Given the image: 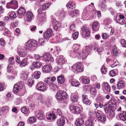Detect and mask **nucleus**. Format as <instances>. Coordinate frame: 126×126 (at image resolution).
Returning <instances> with one entry per match:
<instances>
[{"label": "nucleus", "instance_id": "f257e3e1", "mask_svg": "<svg viewBox=\"0 0 126 126\" xmlns=\"http://www.w3.org/2000/svg\"><path fill=\"white\" fill-rule=\"evenodd\" d=\"M104 109L106 113H109V115L110 118L114 117L115 115L114 111L112 110L111 105L108 103H106L104 105Z\"/></svg>", "mask_w": 126, "mask_h": 126}, {"label": "nucleus", "instance_id": "f03ea898", "mask_svg": "<svg viewBox=\"0 0 126 126\" xmlns=\"http://www.w3.org/2000/svg\"><path fill=\"white\" fill-rule=\"evenodd\" d=\"M37 46L36 41L35 40H29L25 44V47L27 49L29 50H32L33 49L34 47Z\"/></svg>", "mask_w": 126, "mask_h": 126}, {"label": "nucleus", "instance_id": "7ed1b4c3", "mask_svg": "<svg viewBox=\"0 0 126 126\" xmlns=\"http://www.w3.org/2000/svg\"><path fill=\"white\" fill-rule=\"evenodd\" d=\"M81 63L78 62L71 67V70L74 72H79L83 71V68L81 67Z\"/></svg>", "mask_w": 126, "mask_h": 126}, {"label": "nucleus", "instance_id": "20e7f679", "mask_svg": "<svg viewBox=\"0 0 126 126\" xmlns=\"http://www.w3.org/2000/svg\"><path fill=\"white\" fill-rule=\"evenodd\" d=\"M67 96V93L66 92L61 91L57 93L56 98L58 100H62L65 99Z\"/></svg>", "mask_w": 126, "mask_h": 126}, {"label": "nucleus", "instance_id": "39448f33", "mask_svg": "<svg viewBox=\"0 0 126 126\" xmlns=\"http://www.w3.org/2000/svg\"><path fill=\"white\" fill-rule=\"evenodd\" d=\"M82 31L81 33L84 37H87L89 36L90 33V29L86 26H83L81 28Z\"/></svg>", "mask_w": 126, "mask_h": 126}, {"label": "nucleus", "instance_id": "423d86ee", "mask_svg": "<svg viewBox=\"0 0 126 126\" xmlns=\"http://www.w3.org/2000/svg\"><path fill=\"white\" fill-rule=\"evenodd\" d=\"M76 54L79 59L82 60L86 58L87 57L86 52L84 50H81L78 51Z\"/></svg>", "mask_w": 126, "mask_h": 126}, {"label": "nucleus", "instance_id": "0eeeda50", "mask_svg": "<svg viewBox=\"0 0 126 126\" xmlns=\"http://www.w3.org/2000/svg\"><path fill=\"white\" fill-rule=\"evenodd\" d=\"M36 88L38 90L42 92H44L47 90L45 85L42 81H40L37 83L36 85Z\"/></svg>", "mask_w": 126, "mask_h": 126}, {"label": "nucleus", "instance_id": "6e6552de", "mask_svg": "<svg viewBox=\"0 0 126 126\" xmlns=\"http://www.w3.org/2000/svg\"><path fill=\"white\" fill-rule=\"evenodd\" d=\"M35 115L36 117L40 120L44 119L45 118L44 114L43 111L41 110H36L35 111Z\"/></svg>", "mask_w": 126, "mask_h": 126}, {"label": "nucleus", "instance_id": "1a4fd4ad", "mask_svg": "<svg viewBox=\"0 0 126 126\" xmlns=\"http://www.w3.org/2000/svg\"><path fill=\"white\" fill-rule=\"evenodd\" d=\"M56 63L58 64V67L60 69L62 67L63 64L64 63V60L62 56H60L56 60Z\"/></svg>", "mask_w": 126, "mask_h": 126}, {"label": "nucleus", "instance_id": "9d476101", "mask_svg": "<svg viewBox=\"0 0 126 126\" xmlns=\"http://www.w3.org/2000/svg\"><path fill=\"white\" fill-rule=\"evenodd\" d=\"M70 110L72 113L75 114H78L81 111L80 108L78 106L73 105L70 106Z\"/></svg>", "mask_w": 126, "mask_h": 126}, {"label": "nucleus", "instance_id": "9b49d317", "mask_svg": "<svg viewBox=\"0 0 126 126\" xmlns=\"http://www.w3.org/2000/svg\"><path fill=\"white\" fill-rule=\"evenodd\" d=\"M52 34V30L50 28L48 29L47 31L45 32L44 34V39H48L51 36Z\"/></svg>", "mask_w": 126, "mask_h": 126}, {"label": "nucleus", "instance_id": "f8f14e48", "mask_svg": "<svg viewBox=\"0 0 126 126\" xmlns=\"http://www.w3.org/2000/svg\"><path fill=\"white\" fill-rule=\"evenodd\" d=\"M26 12L25 9L23 8H20L17 11V16L19 18H21L23 17Z\"/></svg>", "mask_w": 126, "mask_h": 126}, {"label": "nucleus", "instance_id": "ddd939ff", "mask_svg": "<svg viewBox=\"0 0 126 126\" xmlns=\"http://www.w3.org/2000/svg\"><path fill=\"white\" fill-rule=\"evenodd\" d=\"M119 17V19H116V21L117 22L120 24H123L126 22V19L125 18L124 16L121 15H120Z\"/></svg>", "mask_w": 126, "mask_h": 126}, {"label": "nucleus", "instance_id": "4468645a", "mask_svg": "<svg viewBox=\"0 0 126 126\" xmlns=\"http://www.w3.org/2000/svg\"><path fill=\"white\" fill-rule=\"evenodd\" d=\"M96 117L97 119L101 122H104L106 120V117L105 115H102L99 112L96 113Z\"/></svg>", "mask_w": 126, "mask_h": 126}, {"label": "nucleus", "instance_id": "2eb2a0df", "mask_svg": "<svg viewBox=\"0 0 126 126\" xmlns=\"http://www.w3.org/2000/svg\"><path fill=\"white\" fill-rule=\"evenodd\" d=\"M52 24L54 23L53 29L55 31H57L60 26V24L59 22L56 21L54 19H52Z\"/></svg>", "mask_w": 126, "mask_h": 126}, {"label": "nucleus", "instance_id": "dca6fc26", "mask_svg": "<svg viewBox=\"0 0 126 126\" xmlns=\"http://www.w3.org/2000/svg\"><path fill=\"white\" fill-rule=\"evenodd\" d=\"M94 120V118L93 117H89L88 120L86 121L85 125L86 126H93L94 123H93V121Z\"/></svg>", "mask_w": 126, "mask_h": 126}, {"label": "nucleus", "instance_id": "f3484780", "mask_svg": "<svg viewBox=\"0 0 126 126\" xmlns=\"http://www.w3.org/2000/svg\"><path fill=\"white\" fill-rule=\"evenodd\" d=\"M102 87L103 90H106L108 92H110V86L107 82L103 83Z\"/></svg>", "mask_w": 126, "mask_h": 126}, {"label": "nucleus", "instance_id": "a211bd4d", "mask_svg": "<svg viewBox=\"0 0 126 126\" xmlns=\"http://www.w3.org/2000/svg\"><path fill=\"white\" fill-rule=\"evenodd\" d=\"M44 58L46 59V60L48 61H50L51 62L54 61L53 58L49 53H47L45 54L44 56Z\"/></svg>", "mask_w": 126, "mask_h": 126}, {"label": "nucleus", "instance_id": "6ab92c4d", "mask_svg": "<svg viewBox=\"0 0 126 126\" xmlns=\"http://www.w3.org/2000/svg\"><path fill=\"white\" fill-rule=\"evenodd\" d=\"M82 101L83 103L89 105L91 103L90 100L88 99L87 96L85 95H82Z\"/></svg>", "mask_w": 126, "mask_h": 126}, {"label": "nucleus", "instance_id": "aec40b11", "mask_svg": "<svg viewBox=\"0 0 126 126\" xmlns=\"http://www.w3.org/2000/svg\"><path fill=\"white\" fill-rule=\"evenodd\" d=\"M51 66L50 65L47 64L44 66L43 67L42 70L44 72L47 73L51 70Z\"/></svg>", "mask_w": 126, "mask_h": 126}, {"label": "nucleus", "instance_id": "412c9836", "mask_svg": "<svg viewBox=\"0 0 126 126\" xmlns=\"http://www.w3.org/2000/svg\"><path fill=\"white\" fill-rule=\"evenodd\" d=\"M20 51L19 53V54L21 57H24L27 55V52L26 49H24L23 48H20Z\"/></svg>", "mask_w": 126, "mask_h": 126}, {"label": "nucleus", "instance_id": "4be33fe9", "mask_svg": "<svg viewBox=\"0 0 126 126\" xmlns=\"http://www.w3.org/2000/svg\"><path fill=\"white\" fill-rule=\"evenodd\" d=\"M80 45L77 44H75L73 47L74 52L76 54L78 51H79L81 50L79 48Z\"/></svg>", "mask_w": 126, "mask_h": 126}, {"label": "nucleus", "instance_id": "5701e85b", "mask_svg": "<svg viewBox=\"0 0 126 126\" xmlns=\"http://www.w3.org/2000/svg\"><path fill=\"white\" fill-rule=\"evenodd\" d=\"M125 85V82L124 81H119L117 84V87L119 89H120L124 88Z\"/></svg>", "mask_w": 126, "mask_h": 126}, {"label": "nucleus", "instance_id": "b1692460", "mask_svg": "<svg viewBox=\"0 0 126 126\" xmlns=\"http://www.w3.org/2000/svg\"><path fill=\"white\" fill-rule=\"evenodd\" d=\"M99 23L97 22H94L92 24V29L93 31H97L99 30V28L98 25Z\"/></svg>", "mask_w": 126, "mask_h": 126}, {"label": "nucleus", "instance_id": "393cba45", "mask_svg": "<svg viewBox=\"0 0 126 126\" xmlns=\"http://www.w3.org/2000/svg\"><path fill=\"white\" fill-rule=\"evenodd\" d=\"M28 74L29 73L28 71L24 70L22 72L20 75L21 77L25 80L27 79Z\"/></svg>", "mask_w": 126, "mask_h": 126}, {"label": "nucleus", "instance_id": "a878e982", "mask_svg": "<svg viewBox=\"0 0 126 126\" xmlns=\"http://www.w3.org/2000/svg\"><path fill=\"white\" fill-rule=\"evenodd\" d=\"M47 120H53L56 118V115L53 112L50 113L47 116Z\"/></svg>", "mask_w": 126, "mask_h": 126}, {"label": "nucleus", "instance_id": "bb28decb", "mask_svg": "<svg viewBox=\"0 0 126 126\" xmlns=\"http://www.w3.org/2000/svg\"><path fill=\"white\" fill-rule=\"evenodd\" d=\"M65 123V120L63 118L59 119L57 121V125L59 126H63Z\"/></svg>", "mask_w": 126, "mask_h": 126}, {"label": "nucleus", "instance_id": "cd10ccee", "mask_svg": "<svg viewBox=\"0 0 126 126\" xmlns=\"http://www.w3.org/2000/svg\"><path fill=\"white\" fill-rule=\"evenodd\" d=\"M104 29L106 30V31L108 32H110V35H112L114 31V30L113 29H112L111 27H110L109 26H106L105 27Z\"/></svg>", "mask_w": 126, "mask_h": 126}, {"label": "nucleus", "instance_id": "c85d7f7f", "mask_svg": "<svg viewBox=\"0 0 126 126\" xmlns=\"http://www.w3.org/2000/svg\"><path fill=\"white\" fill-rule=\"evenodd\" d=\"M84 123L83 120L81 118H79L77 120L76 122V124L78 126H80L82 125Z\"/></svg>", "mask_w": 126, "mask_h": 126}, {"label": "nucleus", "instance_id": "c756f323", "mask_svg": "<svg viewBox=\"0 0 126 126\" xmlns=\"http://www.w3.org/2000/svg\"><path fill=\"white\" fill-rule=\"evenodd\" d=\"M119 117L120 119L123 121H125L126 120V112L123 111L121 114H120L119 116Z\"/></svg>", "mask_w": 126, "mask_h": 126}, {"label": "nucleus", "instance_id": "7c9ffc66", "mask_svg": "<svg viewBox=\"0 0 126 126\" xmlns=\"http://www.w3.org/2000/svg\"><path fill=\"white\" fill-rule=\"evenodd\" d=\"M66 6L68 9H72L75 8V3L74 2H70L67 3Z\"/></svg>", "mask_w": 126, "mask_h": 126}, {"label": "nucleus", "instance_id": "2f4dec72", "mask_svg": "<svg viewBox=\"0 0 126 126\" xmlns=\"http://www.w3.org/2000/svg\"><path fill=\"white\" fill-rule=\"evenodd\" d=\"M33 16L32 13L30 12H28L27 13V21H31L32 19V17Z\"/></svg>", "mask_w": 126, "mask_h": 126}, {"label": "nucleus", "instance_id": "473e14b6", "mask_svg": "<svg viewBox=\"0 0 126 126\" xmlns=\"http://www.w3.org/2000/svg\"><path fill=\"white\" fill-rule=\"evenodd\" d=\"M78 97L76 95H72L71 98V100L73 103H75L77 102L78 100Z\"/></svg>", "mask_w": 126, "mask_h": 126}, {"label": "nucleus", "instance_id": "72a5a7b5", "mask_svg": "<svg viewBox=\"0 0 126 126\" xmlns=\"http://www.w3.org/2000/svg\"><path fill=\"white\" fill-rule=\"evenodd\" d=\"M58 82L61 84L63 83L64 81V77L61 75L57 79Z\"/></svg>", "mask_w": 126, "mask_h": 126}, {"label": "nucleus", "instance_id": "f704fd0d", "mask_svg": "<svg viewBox=\"0 0 126 126\" xmlns=\"http://www.w3.org/2000/svg\"><path fill=\"white\" fill-rule=\"evenodd\" d=\"M21 111L25 114H27L29 112V111L27 107H24L21 108Z\"/></svg>", "mask_w": 126, "mask_h": 126}, {"label": "nucleus", "instance_id": "c9c22d12", "mask_svg": "<svg viewBox=\"0 0 126 126\" xmlns=\"http://www.w3.org/2000/svg\"><path fill=\"white\" fill-rule=\"evenodd\" d=\"M49 87L53 91H56L58 89V86L54 83L52 82L49 86Z\"/></svg>", "mask_w": 126, "mask_h": 126}, {"label": "nucleus", "instance_id": "e433bc0d", "mask_svg": "<svg viewBox=\"0 0 126 126\" xmlns=\"http://www.w3.org/2000/svg\"><path fill=\"white\" fill-rule=\"evenodd\" d=\"M16 84L14 85L13 88V92L15 94H16L18 93L19 90H21L18 86Z\"/></svg>", "mask_w": 126, "mask_h": 126}, {"label": "nucleus", "instance_id": "4c0bfd02", "mask_svg": "<svg viewBox=\"0 0 126 126\" xmlns=\"http://www.w3.org/2000/svg\"><path fill=\"white\" fill-rule=\"evenodd\" d=\"M27 64V60L26 59H24L21 61L19 66L21 67L26 66Z\"/></svg>", "mask_w": 126, "mask_h": 126}, {"label": "nucleus", "instance_id": "58836bf2", "mask_svg": "<svg viewBox=\"0 0 126 126\" xmlns=\"http://www.w3.org/2000/svg\"><path fill=\"white\" fill-rule=\"evenodd\" d=\"M41 63L38 62H34L33 63V65L36 68L40 67L41 66Z\"/></svg>", "mask_w": 126, "mask_h": 126}, {"label": "nucleus", "instance_id": "ea45409f", "mask_svg": "<svg viewBox=\"0 0 126 126\" xmlns=\"http://www.w3.org/2000/svg\"><path fill=\"white\" fill-rule=\"evenodd\" d=\"M40 72L39 71H37L35 72V74L33 75V78L36 79H39L40 77Z\"/></svg>", "mask_w": 126, "mask_h": 126}, {"label": "nucleus", "instance_id": "a19ab883", "mask_svg": "<svg viewBox=\"0 0 126 126\" xmlns=\"http://www.w3.org/2000/svg\"><path fill=\"white\" fill-rule=\"evenodd\" d=\"M61 50L60 48L59 47H57L55 48L54 53L55 54V56H57L59 54V52Z\"/></svg>", "mask_w": 126, "mask_h": 126}, {"label": "nucleus", "instance_id": "79ce46f5", "mask_svg": "<svg viewBox=\"0 0 126 126\" xmlns=\"http://www.w3.org/2000/svg\"><path fill=\"white\" fill-rule=\"evenodd\" d=\"M44 81L47 86H49L52 83L50 80L49 77L45 78Z\"/></svg>", "mask_w": 126, "mask_h": 126}, {"label": "nucleus", "instance_id": "37998d69", "mask_svg": "<svg viewBox=\"0 0 126 126\" xmlns=\"http://www.w3.org/2000/svg\"><path fill=\"white\" fill-rule=\"evenodd\" d=\"M12 18H14L16 17V13L14 12L11 11L8 14Z\"/></svg>", "mask_w": 126, "mask_h": 126}, {"label": "nucleus", "instance_id": "c03bdc74", "mask_svg": "<svg viewBox=\"0 0 126 126\" xmlns=\"http://www.w3.org/2000/svg\"><path fill=\"white\" fill-rule=\"evenodd\" d=\"M70 30L69 32L70 33H72L75 31V28L74 25L72 24L71 25L70 27Z\"/></svg>", "mask_w": 126, "mask_h": 126}, {"label": "nucleus", "instance_id": "a18cd8bd", "mask_svg": "<svg viewBox=\"0 0 126 126\" xmlns=\"http://www.w3.org/2000/svg\"><path fill=\"white\" fill-rule=\"evenodd\" d=\"M80 78L81 79L83 83L84 84H88L90 82V80L88 79L83 78Z\"/></svg>", "mask_w": 126, "mask_h": 126}, {"label": "nucleus", "instance_id": "49530a36", "mask_svg": "<svg viewBox=\"0 0 126 126\" xmlns=\"http://www.w3.org/2000/svg\"><path fill=\"white\" fill-rule=\"evenodd\" d=\"M113 53L114 55H115L116 54H118V50L117 49V47L116 46H114L112 48Z\"/></svg>", "mask_w": 126, "mask_h": 126}, {"label": "nucleus", "instance_id": "de8ad7c7", "mask_svg": "<svg viewBox=\"0 0 126 126\" xmlns=\"http://www.w3.org/2000/svg\"><path fill=\"white\" fill-rule=\"evenodd\" d=\"M10 3L13 6H14V7H17L18 5V2L16 0H12L10 2Z\"/></svg>", "mask_w": 126, "mask_h": 126}, {"label": "nucleus", "instance_id": "09e8293b", "mask_svg": "<svg viewBox=\"0 0 126 126\" xmlns=\"http://www.w3.org/2000/svg\"><path fill=\"white\" fill-rule=\"evenodd\" d=\"M101 70L102 73L103 74H105L107 72V70L104 65H103L102 66L101 69Z\"/></svg>", "mask_w": 126, "mask_h": 126}, {"label": "nucleus", "instance_id": "8fccbe9b", "mask_svg": "<svg viewBox=\"0 0 126 126\" xmlns=\"http://www.w3.org/2000/svg\"><path fill=\"white\" fill-rule=\"evenodd\" d=\"M16 85L18 86V87L20 89H21L24 87V83L22 82H20L17 83L16 84Z\"/></svg>", "mask_w": 126, "mask_h": 126}, {"label": "nucleus", "instance_id": "3c124183", "mask_svg": "<svg viewBox=\"0 0 126 126\" xmlns=\"http://www.w3.org/2000/svg\"><path fill=\"white\" fill-rule=\"evenodd\" d=\"M102 36L103 39H106L109 37V36L108 33H102Z\"/></svg>", "mask_w": 126, "mask_h": 126}, {"label": "nucleus", "instance_id": "603ef678", "mask_svg": "<svg viewBox=\"0 0 126 126\" xmlns=\"http://www.w3.org/2000/svg\"><path fill=\"white\" fill-rule=\"evenodd\" d=\"M94 50L98 52H101L103 51V49L101 47H95L94 48Z\"/></svg>", "mask_w": 126, "mask_h": 126}, {"label": "nucleus", "instance_id": "864d4df0", "mask_svg": "<svg viewBox=\"0 0 126 126\" xmlns=\"http://www.w3.org/2000/svg\"><path fill=\"white\" fill-rule=\"evenodd\" d=\"M71 84L73 86L77 87L79 85V83L76 81H73L71 82Z\"/></svg>", "mask_w": 126, "mask_h": 126}, {"label": "nucleus", "instance_id": "5fc2aeb1", "mask_svg": "<svg viewBox=\"0 0 126 126\" xmlns=\"http://www.w3.org/2000/svg\"><path fill=\"white\" fill-rule=\"evenodd\" d=\"M22 99L20 98H18L15 100V103L16 105H17L20 104L22 103Z\"/></svg>", "mask_w": 126, "mask_h": 126}, {"label": "nucleus", "instance_id": "6e6d98bb", "mask_svg": "<svg viewBox=\"0 0 126 126\" xmlns=\"http://www.w3.org/2000/svg\"><path fill=\"white\" fill-rule=\"evenodd\" d=\"M9 108L8 106L3 107L1 109V111L2 112H7L8 111Z\"/></svg>", "mask_w": 126, "mask_h": 126}, {"label": "nucleus", "instance_id": "4d7b16f0", "mask_svg": "<svg viewBox=\"0 0 126 126\" xmlns=\"http://www.w3.org/2000/svg\"><path fill=\"white\" fill-rule=\"evenodd\" d=\"M34 81L32 78H30L28 80V83L29 85L30 86H32L34 83Z\"/></svg>", "mask_w": 126, "mask_h": 126}, {"label": "nucleus", "instance_id": "13d9d810", "mask_svg": "<svg viewBox=\"0 0 126 126\" xmlns=\"http://www.w3.org/2000/svg\"><path fill=\"white\" fill-rule=\"evenodd\" d=\"M79 33L78 32H75L73 34V38L74 39H76L79 36Z\"/></svg>", "mask_w": 126, "mask_h": 126}, {"label": "nucleus", "instance_id": "bf43d9fd", "mask_svg": "<svg viewBox=\"0 0 126 126\" xmlns=\"http://www.w3.org/2000/svg\"><path fill=\"white\" fill-rule=\"evenodd\" d=\"M90 93L94 95L96 94V91L95 89L93 88H91L90 89Z\"/></svg>", "mask_w": 126, "mask_h": 126}, {"label": "nucleus", "instance_id": "052dcab7", "mask_svg": "<svg viewBox=\"0 0 126 126\" xmlns=\"http://www.w3.org/2000/svg\"><path fill=\"white\" fill-rule=\"evenodd\" d=\"M35 121V118L34 117H30L29 118V122L31 123H33Z\"/></svg>", "mask_w": 126, "mask_h": 126}, {"label": "nucleus", "instance_id": "680f3d73", "mask_svg": "<svg viewBox=\"0 0 126 126\" xmlns=\"http://www.w3.org/2000/svg\"><path fill=\"white\" fill-rule=\"evenodd\" d=\"M121 43L122 46L124 47H126V43L124 39H121Z\"/></svg>", "mask_w": 126, "mask_h": 126}, {"label": "nucleus", "instance_id": "e2e57ef3", "mask_svg": "<svg viewBox=\"0 0 126 126\" xmlns=\"http://www.w3.org/2000/svg\"><path fill=\"white\" fill-rule=\"evenodd\" d=\"M109 74L110 76L113 77L115 75L116 73L113 70H112L110 71Z\"/></svg>", "mask_w": 126, "mask_h": 126}, {"label": "nucleus", "instance_id": "0e129e2a", "mask_svg": "<svg viewBox=\"0 0 126 126\" xmlns=\"http://www.w3.org/2000/svg\"><path fill=\"white\" fill-rule=\"evenodd\" d=\"M7 72H10L12 71V64H9L7 67Z\"/></svg>", "mask_w": 126, "mask_h": 126}, {"label": "nucleus", "instance_id": "69168bd1", "mask_svg": "<svg viewBox=\"0 0 126 126\" xmlns=\"http://www.w3.org/2000/svg\"><path fill=\"white\" fill-rule=\"evenodd\" d=\"M45 42V40L42 38H40L39 39L38 43L40 44V45H42V44Z\"/></svg>", "mask_w": 126, "mask_h": 126}, {"label": "nucleus", "instance_id": "338daca9", "mask_svg": "<svg viewBox=\"0 0 126 126\" xmlns=\"http://www.w3.org/2000/svg\"><path fill=\"white\" fill-rule=\"evenodd\" d=\"M50 4L49 3H46L42 6V8L44 10L48 8Z\"/></svg>", "mask_w": 126, "mask_h": 126}, {"label": "nucleus", "instance_id": "774afa93", "mask_svg": "<svg viewBox=\"0 0 126 126\" xmlns=\"http://www.w3.org/2000/svg\"><path fill=\"white\" fill-rule=\"evenodd\" d=\"M99 7L102 10H104L106 8V6L103 3L100 4L99 6Z\"/></svg>", "mask_w": 126, "mask_h": 126}]
</instances>
